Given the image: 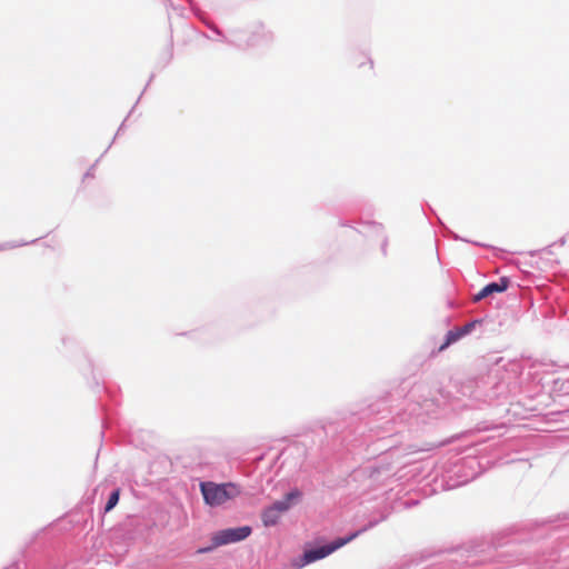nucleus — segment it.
I'll return each instance as SVG.
<instances>
[{
	"instance_id": "nucleus-5",
	"label": "nucleus",
	"mask_w": 569,
	"mask_h": 569,
	"mask_svg": "<svg viewBox=\"0 0 569 569\" xmlns=\"http://www.w3.org/2000/svg\"><path fill=\"white\" fill-rule=\"evenodd\" d=\"M508 288V281L506 279H501L500 282H492L482 288L478 295L475 297L476 301H479L493 292H502Z\"/></svg>"
},
{
	"instance_id": "nucleus-8",
	"label": "nucleus",
	"mask_w": 569,
	"mask_h": 569,
	"mask_svg": "<svg viewBox=\"0 0 569 569\" xmlns=\"http://www.w3.org/2000/svg\"><path fill=\"white\" fill-rule=\"evenodd\" d=\"M119 496H120L119 489L114 490L110 495V497H109V499L107 501L106 508H104L106 512H109L111 509H113L116 507V505L119 501Z\"/></svg>"
},
{
	"instance_id": "nucleus-2",
	"label": "nucleus",
	"mask_w": 569,
	"mask_h": 569,
	"mask_svg": "<svg viewBox=\"0 0 569 569\" xmlns=\"http://www.w3.org/2000/svg\"><path fill=\"white\" fill-rule=\"evenodd\" d=\"M251 531L252 529L249 526L220 530L216 532L211 538L212 547L200 549L199 552H207L212 548L242 541L251 535Z\"/></svg>"
},
{
	"instance_id": "nucleus-1",
	"label": "nucleus",
	"mask_w": 569,
	"mask_h": 569,
	"mask_svg": "<svg viewBox=\"0 0 569 569\" xmlns=\"http://www.w3.org/2000/svg\"><path fill=\"white\" fill-rule=\"evenodd\" d=\"M200 489L206 503L212 507L220 506L240 495L238 486L232 482L221 485L211 481L202 482Z\"/></svg>"
},
{
	"instance_id": "nucleus-9",
	"label": "nucleus",
	"mask_w": 569,
	"mask_h": 569,
	"mask_svg": "<svg viewBox=\"0 0 569 569\" xmlns=\"http://www.w3.org/2000/svg\"><path fill=\"white\" fill-rule=\"evenodd\" d=\"M12 247H13V246H7V244H4V246H1V247H0V250H6V249L12 248Z\"/></svg>"
},
{
	"instance_id": "nucleus-4",
	"label": "nucleus",
	"mask_w": 569,
	"mask_h": 569,
	"mask_svg": "<svg viewBox=\"0 0 569 569\" xmlns=\"http://www.w3.org/2000/svg\"><path fill=\"white\" fill-rule=\"evenodd\" d=\"M301 491L298 489H293L289 493L284 496L282 500L276 501L270 507H272L273 510H276L281 516L288 511L291 508V505L295 500H298L301 498Z\"/></svg>"
},
{
	"instance_id": "nucleus-3",
	"label": "nucleus",
	"mask_w": 569,
	"mask_h": 569,
	"mask_svg": "<svg viewBox=\"0 0 569 569\" xmlns=\"http://www.w3.org/2000/svg\"><path fill=\"white\" fill-rule=\"evenodd\" d=\"M357 536H358V532H355V533L350 535L347 538H340V539L333 541L331 545H327V546H322V547L317 548V549L305 551V553L302 556V559H301V563L299 565V567H303V566H306L308 563H311V562H313L316 560H319V559H322V558L329 556L330 553H332L333 551H336L340 547H342L346 543H348L351 540H353Z\"/></svg>"
},
{
	"instance_id": "nucleus-7",
	"label": "nucleus",
	"mask_w": 569,
	"mask_h": 569,
	"mask_svg": "<svg viewBox=\"0 0 569 569\" xmlns=\"http://www.w3.org/2000/svg\"><path fill=\"white\" fill-rule=\"evenodd\" d=\"M281 515L278 513L272 507H267L263 509L261 513V520L266 527H271L278 523Z\"/></svg>"
},
{
	"instance_id": "nucleus-6",
	"label": "nucleus",
	"mask_w": 569,
	"mask_h": 569,
	"mask_svg": "<svg viewBox=\"0 0 569 569\" xmlns=\"http://www.w3.org/2000/svg\"><path fill=\"white\" fill-rule=\"evenodd\" d=\"M469 331V327L466 326L465 328L450 330L447 333L446 341L439 347V351H443L447 349L451 343L458 341L461 337H463Z\"/></svg>"
}]
</instances>
